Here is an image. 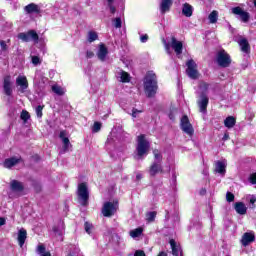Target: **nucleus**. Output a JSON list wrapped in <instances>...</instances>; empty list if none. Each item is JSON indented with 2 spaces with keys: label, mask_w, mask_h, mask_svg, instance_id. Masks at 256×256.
<instances>
[{
  "label": "nucleus",
  "mask_w": 256,
  "mask_h": 256,
  "mask_svg": "<svg viewBox=\"0 0 256 256\" xmlns=\"http://www.w3.org/2000/svg\"><path fill=\"white\" fill-rule=\"evenodd\" d=\"M157 75L150 71L146 74L144 78V91L147 97H155L157 93Z\"/></svg>",
  "instance_id": "1"
},
{
  "label": "nucleus",
  "mask_w": 256,
  "mask_h": 256,
  "mask_svg": "<svg viewBox=\"0 0 256 256\" xmlns=\"http://www.w3.org/2000/svg\"><path fill=\"white\" fill-rule=\"evenodd\" d=\"M149 141L145 139V135L138 136V143L136 147L137 155L135 159H143L144 155H147L149 153Z\"/></svg>",
  "instance_id": "2"
},
{
  "label": "nucleus",
  "mask_w": 256,
  "mask_h": 256,
  "mask_svg": "<svg viewBox=\"0 0 256 256\" xmlns=\"http://www.w3.org/2000/svg\"><path fill=\"white\" fill-rule=\"evenodd\" d=\"M165 45V49L169 55H171V47L175 51L176 55H181L183 53V42L178 41L175 36L171 37V42L167 43V41L163 40Z\"/></svg>",
  "instance_id": "3"
},
{
  "label": "nucleus",
  "mask_w": 256,
  "mask_h": 256,
  "mask_svg": "<svg viewBox=\"0 0 256 256\" xmlns=\"http://www.w3.org/2000/svg\"><path fill=\"white\" fill-rule=\"evenodd\" d=\"M77 195L80 205H83V207L89 205V189L87 184L81 183L78 185Z\"/></svg>",
  "instance_id": "4"
},
{
  "label": "nucleus",
  "mask_w": 256,
  "mask_h": 256,
  "mask_svg": "<svg viewBox=\"0 0 256 256\" xmlns=\"http://www.w3.org/2000/svg\"><path fill=\"white\" fill-rule=\"evenodd\" d=\"M117 209H119L118 202H106L102 208V215L104 217H113L117 213Z\"/></svg>",
  "instance_id": "5"
},
{
  "label": "nucleus",
  "mask_w": 256,
  "mask_h": 256,
  "mask_svg": "<svg viewBox=\"0 0 256 256\" xmlns=\"http://www.w3.org/2000/svg\"><path fill=\"white\" fill-rule=\"evenodd\" d=\"M216 61L219 67H229L231 65V56L225 50H220L216 55Z\"/></svg>",
  "instance_id": "6"
},
{
  "label": "nucleus",
  "mask_w": 256,
  "mask_h": 256,
  "mask_svg": "<svg viewBox=\"0 0 256 256\" xmlns=\"http://www.w3.org/2000/svg\"><path fill=\"white\" fill-rule=\"evenodd\" d=\"M186 66V73L188 77H190V79H199V71H197V63H195V60H188Z\"/></svg>",
  "instance_id": "7"
},
{
  "label": "nucleus",
  "mask_w": 256,
  "mask_h": 256,
  "mask_svg": "<svg viewBox=\"0 0 256 256\" xmlns=\"http://www.w3.org/2000/svg\"><path fill=\"white\" fill-rule=\"evenodd\" d=\"M18 39H21V41H24L25 43H29V41L39 43V34H37L35 30H30L27 33L18 34Z\"/></svg>",
  "instance_id": "8"
},
{
  "label": "nucleus",
  "mask_w": 256,
  "mask_h": 256,
  "mask_svg": "<svg viewBox=\"0 0 256 256\" xmlns=\"http://www.w3.org/2000/svg\"><path fill=\"white\" fill-rule=\"evenodd\" d=\"M10 191L19 197L25 191V184L19 180H11L9 183Z\"/></svg>",
  "instance_id": "9"
},
{
  "label": "nucleus",
  "mask_w": 256,
  "mask_h": 256,
  "mask_svg": "<svg viewBox=\"0 0 256 256\" xmlns=\"http://www.w3.org/2000/svg\"><path fill=\"white\" fill-rule=\"evenodd\" d=\"M180 126L182 131L186 133V135H193V125H191V122H189V117L183 116L181 118Z\"/></svg>",
  "instance_id": "10"
},
{
  "label": "nucleus",
  "mask_w": 256,
  "mask_h": 256,
  "mask_svg": "<svg viewBox=\"0 0 256 256\" xmlns=\"http://www.w3.org/2000/svg\"><path fill=\"white\" fill-rule=\"evenodd\" d=\"M232 13L234 15H239V17L243 23H247L249 21V18L251 17L249 15V12L243 10V8H241L239 6L232 8Z\"/></svg>",
  "instance_id": "11"
},
{
  "label": "nucleus",
  "mask_w": 256,
  "mask_h": 256,
  "mask_svg": "<svg viewBox=\"0 0 256 256\" xmlns=\"http://www.w3.org/2000/svg\"><path fill=\"white\" fill-rule=\"evenodd\" d=\"M3 89L5 95H7L8 97H11V95H13V82L11 81V77L9 75L5 76L3 79Z\"/></svg>",
  "instance_id": "12"
},
{
  "label": "nucleus",
  "mask_w": 256,
  "mask_h": 256,
  "mask_svg": "<svg viewBox=\"0 0 256 256\" xmlns=\"http://www.w3.org/2000/svg\"><path fill=\"white\" fill-rule=\"evenodd\" d=\"M255 241V232L250 231L246 232L242 235L241 243L243 247H247L248 245H251Z\"/></svg>",
  "instance_id": "13"
},
{
  "label": "nucleus",
  "mask_w": 256,
  "mask_h": 256,
  "mask_svg": "<svg viewBox=\"0 0 256 256\" xmlns=\"http://www.w3.org/2000/svg\"><path fill=\"white\" fill-rule=\"evenodd\" d=\"M200 113H207V105H209V97L207 95H200L197 101Z\"/></svg>",
  "instance_id": "14"
},
{
  "label": "nucleus",
  "mask_w": 256,
  "mask_h": 256,
  "mask_svg": "<svg viewBox=\"0 0 256 256\" xmlns=\"http://www.w3.org/2000/svg\"><path fill=\"white\" fill-rule=\"evenodd\" d=\"M19 163H23L21 157L8 158L4 161V167L6 169H11V167H15V165H19Z\"/></svg>",
  "instance_id": "15"
},
{
  "label": "nucleus",
  "mask_w": 256,
  "mask_h": 256,
  "mask_svg": "<svg viewBox=\"0 0 256 256\" xmlns=\"http://www.w3.org/2000/svg\"><path fill=\"white\" fill-rule=\"evenodd\" d=\"M227 160L216 161L215 162V172L219 175H225L227 173Z\"/></svg>",
  "instance_id": "16"
},
{
  "label": "nucleus",
  "mask_w": 256,
  "mask_h": 256,
  "mask_svg": "<svg viewBox=\"0 0 256 256\" xmlns=\"http://www.w3.org/2000/svg\"><path fill=\"white\" fill-rule=\"evenodd\" d=\"M59 137L62 140L64 151L65 152L69 151L72 145H71V142L69 141V138L67 137V131L65 130L61 131L59 134Z\"/></svg>",
  "instance_id": "17"
},
{
  "label": "nucleus",
  "mask_w": 256,
  "mask_h": 256,
  "mask_svg": "<svg viewBox=\"0 0 256 256\" xmlns=\"http://www.w3.org/2000/svg\"><path fill=\"white\" fill-rule=\"evenodd\" d=\"M157 173H163V166L159 162H153L149 168V175L155 177Z\"/></svg>",
  "instance_id": "18"
},
{
  "label": "nucleus",
  "mask_w": 256,
  "mask_h": 256,
  "mask_svg": "<svg viewBox=\"0 0 256 256\" xmlns=\"http://www.w3.org/2000/svg\"><path fill=\"white\" fill-rule=\"evenodd\" d=\"M109 55V50L105 47V44H100L97 51V57L100 61H105Z\"/></svg>",
  "instance_id": "19"
},
{
  "label": "nucleus",
  "mask_w": 256,
  "mask_h": 256,
  "mask_svg": "<svg viewBox=\"0 0 256 256\" xmlns=\"http://www.w3.org/2000/svg\"><path fill=\"white\" fill-rule=\"evenodd\" d=\"M25 13H28V15H31L33 13H41V8H39V5L35 3H30L27 6L24 7Z\"/></svg>",
  "instance_id": "20"
},
{
  "label": "nucleus",
  "mask_w": 256,
  "mask_h": 256,
  "mask_svg": "<svg viewBox=\"0 0 256 256\" xmlns=\"http://www.w3.org/2000/svg\"><path fill=\"white\" fill-rule=\"evenodd\" d=\"M171 5H173V0H161L160 3V12L162 15H165L171 9Z\"/></svg>",
  "instance_id": "21"
},
{
  "label": "nucleus",
  "mask_w": 256,
  "mask_h": 256,
  "mask_svg": "<svg viewBox=\"0 0 256 256\" xmlns=\"http://www.w3.org/2000/svg\"><path fill=\"white\" fill-rule=\"evenodd\" d=\"M16 85L21 87L22 91H25L29 87V82H27V77L25 76H18L16 78Z\"/></svg>",
  "instance_id": "22"
},
{
  "label": "nucleus",
  "mask_w": 256,
  "mask_h": 256,
  "mask_svg": "<svg viewBox=\"0 0 256 256\" xmlns=\"http://www.w3.org/2000/svg\"><path fill=\"white\" fill-rule=\"evenodd\" d=\"M234 209L238 215H246L247 214V206L243 202H236L234 204Z\"/></svg>",
  "instance_id": "23"
},
{
  "label": "nucleus",
  "mask_w": 256,
  "mask_h": 256,
  "mask_svg": "<svg viewBox=\"0 0 256 256\" xmlns=\"http://www.w3.org/2000/svg\"><path fill=\"white\" fill-rule=\"evenodd\" d=\"M17 240H18L20 247H23V245H25V241H27V230H25L24 228H21L18 231Z\"/></svg>",
  "instance_id": "24"
},
{
  "label": "nucleus",
  "mask_w": 256,
  "mask_h": 256,
  "mask_svg": "<svg viewBox=\"0 0 256 256\" xmlns=\"http://www.w3.org/2000/svg\"><path fill=\"white\" fill-rule=\"evenodd\" d=\"M240 49L243 53H249L250 47H249V41H247L246 38H241L239 41Z\"/></svg>",
  "instance_id": "25"
},
{
  "label": "nucleus",
  "mask_w": 256,
  "mask_h": 256,
  "mask_svg": "<svg viewBox=\"0 0 256 256\" xmlns=\"http://www.w3.org/2000/svg\"><path fill=\"white\" fill-rule=\"evenodd\" d=\"M182 14L185 17H191L193 15V6H191L189 3L183 4Z\"/></svg>",
  "instance_id": "26"
},
{
  "label": "nucleus",
  "mask_w": 256,
  "mask_h": 256,
  "mask_svg": "<svg viewBox=\"0 0 256 256\" xmlns=\"http://www.w3.org/2000/svg\"><path fill=\"white\" fill-rule=\"evenodd\" d=\"M207 91H209V83L200 82L199 83L198 95L200 97H201V95H207Z\"/></svg>",
  "instance_id": "27"
},
{
  "label": "nucleus",
  "mask_w": 256,
  "mask_h": 256,
  "mask_svg": "<svg viewBox=\"0 0 256 256\" xmlns=\"http://www.w3.org/2000/svg\"><path fill=\"white\" fill-rule=\"evenodd\" d=\"M170 246L172 249V255L179 256V253H181V247L177 246V242H175L173 239H171Z\"/></svg>",
  "instance_id": "28"
},
{
  "label": "nucleus",
  "mask_w": 256,
  "mask_h": 256,
  "mask_svg": "<svg viewBox=\"0 0 256 256\" xmlns=\"http://www.w3.org/2000/svg\"><path fill=\"white\" fill-rule=\"evenodd\" d=\"M235 117L233 116H229L224 120V125L225 127H227L228 129H233V127H235Z\"/></svg>",
  "instance_id": "29"
},
{
  "label": "nucleus",
  "mask_w": 256,
  "mask_h": 256,
  "mask_svg": "<svg viewBox=\"0 0 256 256\" xmlns=\"http://www.w3.org/2000/svg\"><path fill=\"white\" fill-rule=\"evenodd\" d=\"M209 22L212 24L217 23V20L219 19V12L217 10H213L209 16H208Z\"/></svg>",
  "instance_id": "30"
},
{
  "label": "nucleus",
  "mask_w": 256,
  "mask_h": 256,
  "mask_svg": "<svg viewBox=\"0 0 256 256\" xmlns=\"http://www.w3.org/2000/svg\"><path fill=\"white\" fill-rule=\"evenodd\" d=\"M119 75H120V81L122 83H129V81H131V77L129 76V73L125 71H121Z\"/></svg>",
  "instance_id": "31"
},
{
  "label": "nucleus",
  "mask_w": 256,
  "mask_h": 256,
  "mask_svg": "<svg viewBox=\"0 0 256 256\" xmlns=\"http://www.w3.org/2000/svg\"><path fill=\"white\" fill-rule=\"evenodd\" d=\"M153 155H154V163H160L161 161H163V155L161 154V152L157 149L153 150Z\"/></svg>",
  "instance_id": "32"
},
{
  "label": "nucleus",
  "mask_w": 256,
  "mask_h": 256,
  "mask_svg": "<svg viewBox=\"0 0 256 256\" xmlns=\"http://www.w3.org/2000/svg\"><path fill=\"white\" fill-rule=\"evenodd\" d=\"M52 91L56 95H65V90H63V88L59 85H53L52 86Z\"/></svg>",
  "instance_id": "33"
},
{
  "label": "nucleus",
  "mask_w": 256,
  "mask_h": 256,
  "mask_svg": "<svg viewBox=\"0 0 256 256\" xmlns=\"http://www.w3.org/2000/svg\"><path fill=\"white\" fill-rule=\"evenodd\" d=\"M155 217H157V212L155 211L146 213V221H148V223H153Z\"/></svg>",
  "instance_id": "34"
},
{
  "label": "nucleus",
  "mask_w": 256,
  "mask_h": 256,
  "mask_svg": "<svg viewBox=\"0 0 256 256\" xmlns=\"http://www.w3.org/2000/svg\"><path fill=\"white\" fill-rule=\"evenodd\" d=\"M99 36L97 35V32L90 31L88 32V41L89 43H93V41H97Z\"/></svg>",
  "instance_id": "35"
},
{
  "label": "nucleus",
  "mask_w": 256,
  "mask_h": 256,
  "mask_svg": "<svg viewBox=\"0 0 256 256\" xmlns=\"http://www.w3.org/2000/svg\"><path fill=\"white\" fill-rule=\"evenodd\" d=\"M141 233H143V229L136 228V229L130 231V236L133 237V239H135L136 237H139L141 235Z\"/></svg>",
  "instance_id": "36"
},
{
  "label": "nucleus",
  "mask_w": 256,
  "mask_h": 256,
  "mask_svg": "<svg viewBox=\"0 0 256 256\" xmlns=\"http://www.w3.org/2000/svg\"><path fill=\"white\" fill-rule=\"evenodd\" d=\"M101 131V123L95 122L92 127V133H99Z\"/></svg>",
  "instance_id": "37"
},
{
  "label": "nucleus",
  "mask_w": 256,
  "mask_h": 256,
  "mask_svg": "<svg viewBox=\"0 0 256 256\" xmlns=\"http://www.w3.org/2000/svg\"><path fill=\"white\" fill-rule=\"evenodd\" d=\"M30 117L31 116L29 115V112H27V110L22 111V113H21L22 121H29Z\"/></svg>",
  "instance_id": "38"
},
{
  "label": "nucleus",
  "mask_w": 256,
  "mask_h": 256,
  "mask_svg": "<svg viewBox=\"0 0 256 256\" xmlns=\"http://www.w3.org/2000/svg\"><path fill=\"white\" fill-rule=\"evenodd\" d=\"M84 229H85L86 233H88V235H91V229H93V224H91L89 222H85Z\"/></svg>",
  "instance_id": "39"
},
{
  "label": "nucleus",
  "mask_w": 256,
  "mask_h": 256,
  "mask_svg": "<svg viewBox=\"0 0 256 256\" xmlns=\"http://www.w3.org/2000/svg\"><path fill=\"white\" fill-rule=\"evenodd\" d=\"M0 47H1L2 53H7V49H9V47L7 46V42H5L4 40H1Z\"/></svg>",
  "instance_id": "40"
},
{
  "label": "nucleus",
  "mask_w": 256,
  "mask_h": 256,
  "mask_svg": "<svg viewBox=\"0 0 256 256\" xmlns=\"http://www.w3.org/2000/svg\"><path fill=\"white\" fill-rule=\"evenodd\" d=\"M36 115L39 119L43 117V106L39 105L36 107Z\"/></svg>",
  "instance_id": "41"
},
{
  "label": "nucleus",
  "mask_w": 256,
  "mask_h": 256,
  "mask_svg": "<svg viewBox=\"0 0 256 256\" xmlns=\"http://www.w3.org/2000/svg\"><path fill=\"white\" fill-rule=\"evenodd\" d=\"M226 201H228V203H233V201H235V195L231 192H227Z\"/></svg>",
  "instance_id": "42"
},
{
  "label": "nucleus",
  "mask_w": 256,
  "mask_h": 256,
  "mask_svg": "<svg viewBox=\"0 0 256 256\" xmlns=\"http://www.w3.org/2000/svg\"><path fill=\"white\" fill-rule=\"evenodd\" d=\"M113 23H114V27H115L116 29H121V27H122L121 18H115V19L113 20Z\"/></svg>",
  "instance_id": "43"
},
{
  "label": "nucleus",
  "mask_w": 256,
  "mask_h": 256,
  "mask_svg": "<svg viewBox=\"0 0 256 256\" xmlns=\"http://www.w3.org/2000/svg\"><path fill=\"white\" fill-rule=\"evenodd\" d=\"M141 113H143V110H138L136 108H133L131 115L135 119V118L139 117V114H141Z\"/></svg>",
  "instance_id": "44"
},
{
  "label": "nucleus",
  "mask_w": 256,
  "mask_h": 256,
  "mask_svg": "<svg viewBox=\"0 0 256 256\" xmlns=\"http://www.w3.org/2000/svg\"><path fill=\"white\" fill-rule=\"evenodd\" d=\"M32 63L33 65H41V58H39L38 56H32Z\"/></svg>",
  "instance_id": "45"
},
{
  "label": "nucleus",
  "mask_w": 256,
  "mask_h": 256,
  "mask_svg": "<svg viewBox=\"0 0 256 256\" xmlns=\"http://www.w3.org/2000/svg\"><path fill=\"white\" fill-rule=\"evenodd\" d=\"M37 253H39V255H43L45 252V246L43 244L38 245L37 247Z\"/></svg>",
  "instance_id": "46"
},
{
  "label": "nucleus",
  "mask_w": 256,
  "mask_h": 256,
  "mask_svg": "<svg viewBox=\"0 0 256 256\" xmlns=\"http://www.w3.org/2000/svg\"><path fill=\"white\" fill-rule=\"evenodd\" d=\"M249 181L252 185H256V172L252 173L250 176H249Z\"/></svg>",
  "instance_id": "47"
},
{
  "label": "nucleus",
  "mask_w": 256,
  "mask_h": 256,
  "mask_svg": "<svg viewBox=\"0 0 256 256\" xmlns=\"http://www.w3.org/2000/svg\"><path fill=\"white\" fill-rule=\"evenodd\" d=\"M255 203H256V197L251 196V198H250V204H251L250 209H255V207H256Z\"/></svg>",
  "instance_id": "48"
},
{
  "label": "nucleus",
  "mask_w": 256,
  "mask_h": 256,
  "mask_svg": "<svg viewBox=\"0 0 256 256\" xmlns=\"http://www.w3.org/2000/svg\"><path fill=\"white\" fill-rule=\"evenodd\" d=\"M108 7L110 9V13L115 14V12L117 11V9L115 8V6L113 5V2L108 3Z\"/></svg>",
  "instance_id": "49"
},
{
  "label": "nucleus",
  "mask_w": 256,
  "mask_h": 256,
  "mask_svg": "<svg viewBox=\"0 0 256 256\" xmlns=\"http://www.w3.org/2000/svg\"><path fill=\"white\" fill-rule=\"evenodd\" d=\"M141 43H147L149 41V36L147 34H144L140 37Z\"/></svg>",
  "instance_id": "50"
},
{
  "label": "nucleus",
  "mask_w": 256,
  "mask_h": 256,
  "mask_svg": "<svg viewBox=\"0 0 256 256\" xmlns=\"http://www.w3.org/2000/svg\"><path fill=\"white\" fill-rule=\"evenodd\" d=\"M134 256H146L145 251L143 250H136Z\"/></svg>",
  "instance_id": "51"
},
{
  "label": "nucleus",
  "mask_w": 256,
  "mask_h": 256,
  "mask_svg": "<svg viewBox=\"0 0 256 256\" xmlns=\"http://www.w3.org/2000/svg\"><path fill=\"white\" fill-rule=\"evenodd\" d=\"M86 57L87 59H92V57H95V53H93V51H87L86 52Z\"/></svg>",
  "instance_id": "52"
},
{
  "label": "nucleus",
  "mask_w": 256,
  "mask_h": 256,
  "mask_svg": "<svg viewBox=\"0 0 256 256\" xmlns=\"http://www.w3.org/2000/svg\"><path fill=\"white\" fill-rule=\"evenodd\" d=\"M81 250L78 247L74 248V252H70V255H77Z\"/></svg>",
  "instance_id": "53"
},
{
  "label": "nucleus",
  "mask_w": 256,
  "mask_h": 256,
  "mask_svg": "<svg viewBox=\"0 0 256 256\" xmlns=\"http://www.w3.org/2000/svg\"><path fill=\"white\" fill-rule=\"evenodd\" d=\"M141 179H143V175L138 173L136 175V180L141 181Z\"/></svg>",
  "instance_id": "54"
},
{
  "label": "nucleus",
  "mask_w": 256,
  "mask_h": 256,
  "mask_svg": "<svg viewBox=\"0 0 256 256\" xmlns=\"http://www.w3.org/2000/svg\"><path fill=\"white\" fill-rule=\"evenodd\" d=\"M222 139H223V141L229 140V134H224Z\"/></svg>",
  "instance_id": "55"
},
{
  "label": "nucleus",
  "mask_w": 256,
  "mask_h": 256,
  "mask_svg": "<svg viewBox=\"0 0 256 256\" xmlns=\"http://www.w3.org/2000/svg\"><path fill=\"white\" fill-rule=\"evenodd\" d=\"M5 225V218H0V227Z\"/></svg>",
  "instance_id": "56"
},
{
  "label": "nucleus",
  "mask_w": 256,
  "mask_h": 256,
  "mask_svg": "<svg viewBox=\"0 0 256 256\" xmlns=\"http://www.w3.org/2000/svg\"><path fill=\"white\" fill-rule=\"evenodd\" d=\"M165 219H166L167 221H169V219H170L169 211H168V210H166Z\"/></svg>",
  "instance_id": "57"
},
{
  "label": "nucleus",
  "mask_w": 256,
  "mask_h": 256,
  "mask_svg": "<svg viewBox=\"0 0 256 256\" xmlns=\"http://www.w3.org/2000/svg\"><path fill=\"white\" fill-rule=\"evenodd\" d=\"M157 256H167L166 252H160Z\"/></svg>",
  "instance_id": "58"
},
{
  "label": "nucleus",
  "mask_w": 256,
  "mask_h": 256,
  "mask_svg": "<svg viewBox=\"0 0 256 256\" xmlns=\"http://www.w3.org/2000/svg\"><path fill=\"white\" fill-rule=\"evenodd\" d=\"M41 256H51V253H49V252H44V254H42Z\"/></svg>",
  "instance_id": "59"
},
{
  "label": "nucleus",
  "mask_w": 256,
  "mask_h": 256,
  "mask_svg": "<svg viewBox=\"0 0 256 256\" xmlns=\"http://www.w3.org/2000/svg\"><path fill=\"white\" fill-rule=\"evenodd\" d=\"M169 117H170V119H172V120L175 119V116H173V114H170Z\"/></svg>",
  "instance_id": "60"
},
{
  "label": "nucleus",
  "mask_w": 256,
  "mask_h": 256,
  "mask_svg": "<svg viewBox=\"0 0 256 256\" xmlns=\"http://www.w3.org/2000/svg\"><path fill=\"white\" fill-rule=\"evenodd\" d=\"M107 1V3H113V1H115V0H106Z\"/></svg>",
  "instance_id": "61"
},
{
  "label": "nucleus",
  "mask_w": 256,
  "mask_h": 256,
  "mask_svg": "<svg viewBox=\"0 0 256 256\" xmlns=\"http://www.w3.org/2000/svg\"><path fill=\"white\" fill-rule=\"evenodd\" d=\"M201 195H205V190H203V191L201 192Z\"/></svg>",
  "instance_id": "62"
},
{
  "label": "nucleus",
  "mask_w": 256,
  "mask_h": 256,
  "mask_svg": "<svg viewBox=\"0 0 256 256\" xmlns=\"http://www.w3.org/2000/svg\"><path fill=\"white\" fill-rule=\"evenodd\" d=\"M9 197H10V199L13 198V194L10 193V194H9Z\"/></svg>",
  "instance_id": "63"
},
{
  "label": "nucleus",
  "mask_w": 256,
  "mask_h": 256,
  "mask_svg": "<svg viewBox=\"0 0 256 256\" xmlns=\"http://www.w3.org/2000/svg\"><path fill=\"white\" fill-rule=\"evenodd\" d=\"M176 219H179V216H178V215H176Z\"/></svg>",
  "instance_id": "64"
}]
</instances>
